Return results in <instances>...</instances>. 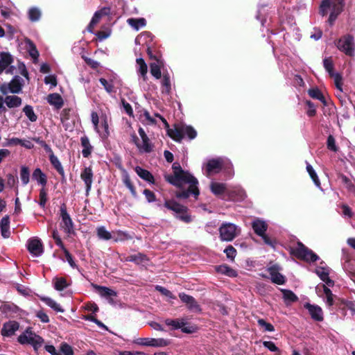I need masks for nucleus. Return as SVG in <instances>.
Masks as SVG:
<instances>
[{
	"label": "nucleus",
	"mask_w": 355,
	"mask_h": 355,
	"mask_svg": "<svg viewBox=\"0 0 355 355\" xmlns=\"http://www.w3.org/2000/svg\"><path fill=\"white\" fill-rule=\"evenodd\" d=\"M165 324L171 327V329L173 330L181 329L182 331L184 333L191 334L193 332V329L191 327H184L186 322L183 319H166L165 320Z\"/></svg>",
	"instance_id": "nucleus-17"
},
{
	"label": "nucleus",
	"mask_w": 355,
	"mask_h": 355,
	"mask_svg": "<svg viewBox=\"0 0 355 355\" xmlns=\"http://www.w3.org/2000/svg\"><path fill=\"white\" fill-rule=\"evenodd\" d=\"M13 62V58L9 53L2 52L0 53V73L6 71V73H14L15 67L11 66Z\"/></svg>",
	"instance_id": "nucleus-13"
},
{
	"label": "nucleus",
	"mask_w": 355,
	"mask_h": 355,
	"mask_svg": "<svg viewBox=\"0 0 355 355\" xmlns=\"http://www.w3.org/2000/svg\"><path fill=\"white\" fill-rule=\"evenodd\" d=\"M100 128H103L104 131L101 132V134L99 135L102 137H107L109 135V128L108 123L106 117H102L101 121V126Z\"/></svg>",
	"instance_id": "nucleus-59"
},
{
	"label": "nucleus",
	"mask_w": 355,
	"mask_h": 355,
	"mask_svg": "<svg viewBox=\"0 0 355 355\" xmlns=\"http://www.w3.org/2000/svg\"><path fill=\"white\" fill-rule=\"evenodd\" d=\"M252 227L257 235L263 236L268 230V224L264 220L257 218L252 222Z\"/></svg>",
	"instance_id": "nucleus-24"
},
{
	"label": "nucleus",
	"mask_w": 355,
	"mask_h": 355,
	"mask_svg": "<svg viewBox=\"0 0 355 355\" xmlns=\"http://www.w3.org/2000/svg\"><path fill=\"white\" fill-rule=\"evenodd\" d=\"M221 171H224L230 178L233 176V165L229 159L217 157L207 161L206 164L207 176L217 174Z\"/></svg>",
	"instance_id": "nucleus-2"
},
{
	"label": "nucleus",
	"mask_w": 355,
	"mask_h": 355,
	"mask_svg": "<svg viewBox=\"0 0 355 355\" xmlns=\"http://www.w3.org/2000/svg\"><path fill=\"white\" fill-rule=\"evenodd\" d=\"M113 232H110L106 230L104 226H100L96 228V234L99 239L108 241L112 239Z\"/></svg>",
	"instance_id": "nucleus-37"
},
{
	"label": "nucleus",
	"mask_w": 355,
	"mask_h": 355,
	"mask_svg": "<svg viewBox=\"0 0 355 355\" xmlns=\"http://www.w3.org/2000/svg\"><path fill=\"white\" fill-rule=\"evenodd\" d=\"M342 11L343 8L338 6L336 4H333V8L328 19V22L330 26L334 24L337 17L342 12Z\"/></svg>",
	"instance_id": "nucleus-43"
},
{
	"label": "nucleus",
	"mask_w": 355,
	"mask_h": 355,
	"mask_svg": "<svg viewBox=\"0 0 355 355\" xmlns=\"http://www.w3.org/2000/svg\"><path fill=\"white\" fill-rule=\"evenodd\" d=\"M279 266L277 264H274L268 267L267 269L270 275L272 282L278 285H283L286 282V278L284 275L279 273Z\"/></svg>",
	"instance_id": "nucleus-16"
},
{
	"label": "nucleus",
	"mask_w": 355,
	"mask_h": 355,
	"mask_svg": "<svg viewBox=\"0 0 355 355\" xmlns=\"http://www.w3.org/2000/svg\"><path fill=\"white\" fill-rule=\"evenodd\" d=\"M341 208L343 209L342 215L344 217L347 218H351L353 217L354 213H353L352 210L351 209V208L348 205H343L341 206Z\"/></svg>",
	"instance_id": "nucleus-64"
},
{
	"label": "nucleus",
	"mask_w": 355,
	"mask_h": 355,
	"mask_svg": "<svg viewBox=\"0 0 355 355\" xmlns=\"http://www.w3.org/2000/svg\"><path fill=\"white\" fill-rule=\"evenodd\" d=\"M99 82L103 86L105 90L109 93H113L114 92V88L112 80H107L103 78H101L99 79Z\"/></svg>",
	"instance_id": "nucleus-53"
},
{
	"label": "nucleus",
	"mask_w": 355,
	"mask_h": 355,
	"mask_svg": "<svg viewBox=\"0 0 355 355\" xmlns=\"http://www.w3.org/2000/svg\"><path fill=\"white\" fill-rule=\"evenodd\" d=\"M4 103L9 108L18 107L21 105L22 100L17 96H6Z\"/></svg>",
	"instance_id": "nucleus-31"
},
{
	"label": "nucleus",
	"mask_w": 355,
	"mask_h": 355,
	"mask_svg": "<svg viewBox=\"0 0 355 355\" xmlns=\"http://www.w3.org/2000/svg\"><path fill=\"white\" fill-rule=\"evenodd\" d=\"M28 15L31 21H37L41 17L42 12L40 8L32 7L28 10Z\"/></svg>",
	"instance_id": "nucleus-48"
},
{
	"label": "nucleus",
	"mask_w": 355,
	"mask_h": 355,
	"mask_svg": "<svg viewBox=\"0 0 355 355\" xmlns=\"http://www.w3.org/2000/svg\"><path fill=\"white\" fill-rule=\"evenodd\" d=\"M122 180H123V184L130 190L131 194L134 197H136L137 196V192L135 191V189L133 184H132V182L130 181V176H129L128 173L126 171L123 172V175H122Z\"/></svg>",
	"instance_id": "nucleus-45"
},
{
	"label": "nucleus",
	"mask_w": 355,
	"mask_h": 355,
	"mask_svg": "<svg viewBox=\"0 0 355 355\" xmlns=\"http://www.w3.org/2000/svg\"><path fill=\"white\" fill-rule=\"evenodd\" d=\"M309 96L313 98L320 101L322 103H325L324 97L320 91L318 89H311L309 90Z\"/></svg>",
	"instance_id": "nucleus-56"
},
{
	"label": "nucleus",
	"mask_w": 355,
	"mask_h": 355,
	"mask_svg": "<svg viewBox=\"0 0 355 355\" xmlns=\"http://www.w3.org/2000/svg\"><path fill=\"white\" fill-rule=\"evenodd\" d=\"M107 14V9L104 8L100 10L96 11L91 19L89 24L87 28V31L89 33H93L95 26L99 22L101 17Z\"/></svg>",
	"instance_id": "nucleus-26"
},
{
	"label": "nucleus",
	"mask_w": 355,
	"mask_h": 355,
	"mask_svg": "<svg viewBox=\"0 0 355 355\" xmlns=\"http://www.w3.org/2000/svg\"><path fill=\"white\" fill-rule=\"evenodd\" d=\"M343 311L345 315L355 320V303L353 302L347 301L343 304Z\"/></svg>",
	"instance_id": "nucleus-39"
},
{
	"label": "nucleus",
	"mask_w": 355,
	"mask_h": 355,
	"mask_svg": "<svg viewBox=\"0 0 355 355\" xmlns=\"http://www.w3.org/2000/svg\"><path fill=\"white\" fill-rule=\"evenodd\" d=\"M10 220L8 216L3 217L0 221L1 235L3 238H8L10 235Z\"/></svg>",
	"instance_id": "nucleus-34"
},
{
	"label": "nucleus",
	"mask_w": 355,
	"mask_h": 355,
	"mask_svg": "<svg viewBox=\"0 0 355 355\" xmlns=\"http://www.w3.org/2000/svg\"><path fill=\"white\" fill-rule=\"evenodd\" d=\"M220 239L222 241H232L241 232V227L230 222H223L218 228Z\"/></svg>",
	"instance_id": "nucleus-4"
},
{
	"label": "nucleus",
	"mask_w": 355,
	"mask_h": 355,
	"mask_svg": "<svg viewBox=\"0 0 355 355\" xmlns=\"http://www.w3.org/2000/svg\"><path fill=\"white\" fill-rule=\"evenodd\" d=\"M304 306L308 310L313 320L319 322L323 320V312L320 306L310 303L304 304Z\"/></svg>",
	"instance_id": "nucleus-20"
},
{
	"label": "nucleus",
	"mask_w": 355,
	"mask_h": 355,
	"mask_svg": "<svg viewBox=\"0 0 355 355\" xmlns=\"http://www.w3.org/2000/svg\"><path fill=\"white\" fill-rule=\"evenodd\" d=\"M93 171L91 167H85L80 173V178L85 184L86 196H88L93 182Z\"/></svg>",
	"instance_id": "nucleus-18"
},
{
	"label": "nucleus",
	"mask_w": 355,
	"mask_h": 355,
	"mask_svg": "<svg viewBox=\"0 0 355 355\" xmlns=\"http://www.w3.org/2000/svg\"><path fill=\"white\" fill-rule=\"evenodd\" d=\"M293 252L296 257L306 261L314 262L319 259L317 254L301 243L297 244Z\"/></svg>",
	"instance_id": "nucleus-10"
},
{
	"label": "nucleus",
	"mask_w": 355,
	"mask_h": 355,
	"mask_svg": "<svg viewBox=\"0 0 355 355\" xmlns=\"http://www.w3.org/2000/svg\"><path fill=\"white\" fill-rule=\"evenodd\" d=\"M138 132L142 142H139V139L135 133L131 135L132 141L137 146L140 152L146 153L151 152L153 146L144 130L140 127L138 130Z\"/></svg>",
	"instance_id": "nucleus-9"
},
{
	"label": "nucleus",
	"mask_w": 355,
	"mask_h": 355,
	"mask_svg": "<svg viewBox=\"0 0 355 355\" xmlns=\"http://www.w3.org/2000/svg\"><path fill=\"white\" fill-rule=\"evenodd\" d=\"M48 103L53 105L56 109H60L63 105V100L61 96L57 93L51 94L47 97Z\"/></svg>",
	"instance_id": "nucleus-29"
},
{
	"label": "nucleus",
	"mask_w": 355,
	"mask_h": 355,
	"mask_svg": "<svg viewBox=\"0 0 355 355\" xmlns=\"http://www.w3.org/2000/svg\"><path fill=\"white\" fill-rule=\"evenodd\" d=\"M306 171L309 174L311 178L312 179L313 182H314L315 185L321 189L320 186V180L317 175V173H315V170L313 169V166L306 162Z\"/></svg>",
	"instance_id": "nucleus-46"
},
{
	"label": "nucleus",
	"mask_w": 355,
	"mask_h": 355,
	"mask_svg": "<svg viewBox=\"0 0 355 355\" xmlns=\"http://www.w3.org/2000/svg\"><path fill=\"white\" fill-rule=\"evenodd\" d=\"M33 179L36 180L39 184L45 187L47 182L46 175L39 168L34 170L33 173Z\"/></svg>",
	"instance_id": "nucleus-36"
},
{
	"label": "nucleus",
	"mask_w": 355,
	"mask_h": 355,
	"mask_svg": "<svg viewBox=\"0 0 355 355\" xmlns=\"http://www.w3.org/2000/svg\"><path fill=\"white\" fill-rule=\"evenodd\" d=\"M169 136L176 141H181L185 137L193 139L197 136L196 130L191 125L180 124L168 130Z\"/></svg>",
	"instance_id": "nucleus-3"
},
{
	"label": "nucleus",
	"mask_w": 355,
	"mask_h": 355,
	"mask_svg": "<svg viewBox=\"0 0 355 355\" xmlns=\"http://www.w3.org/2000/svg\"><path fill=\"white\" fill-rule=\"evenodd\" d=\"M60 217L62 218L61 227L67 234H71L73 231V225L72 220L67 211L64 205L60 207Z\"/></svg>",
	"instance_id": "nucleus-14"
},
{
	"label": "nucleus",
	"mask_w": 355,
	"mask_h": 355,
	"mask_svg": "<svg viewBox=\"0 0 355 355\" xmlns=\"http://www.w3.org/2000/svg\"><path fill=\"white\" fill-rule=\"evenodd\" d=\"M125 261L134 262L137 264H141L147 261L146 255L137 253L135 254L129 255L124 258Z\"/></svg>",
	"instance_id": "nucleus-38"
},
{
	"label": "nucleus",
	"mask_w": 355,
	"mask_h": 355,
	"mask_svg": "<svg viewBox=\"0 0 355 355\" xmlns=\"http://www.w3.org/2000/svg\"><path fill=\"white\" fill-rule=\"evenodd\" d=\"M187 305L188 308L192 311L200 312L201 311L199 304L193 297L191 298V300H190V302H188Z\"/></svg>",
	"instance_id": "nucleus-62"
},
{
	"label": "nucleus",
	"mask_w": 355,
	"mask_h": 355,
	"mask_svg": "<svg viewBox=\"0 0 355 355\" xmlns=\"http://www.w3.org/2000/svg\"><path fill=\"white\" fill-rule=\"evenodd\" d=\"M132 236H130L127 232H123L121 230H117L116 232H113L112 234V239L115 242L123 241L125 240L131 239Z\"/></svg>",
	"instance_id": "nucleus-47"
},
{
	"label": "nucleus",
	"mask_w": 355,
	"mask_h": 355,
	"mask_svg": "<svg viewBox=\"0 0 355 355\" xmlns=\"http://www.w3.org/2000/svg\"><path fill=\"white\" fill-rule=\"evenodd\" d=\"M127 23L135 31H139L146 25V21L144 18H129L127 19Z\"/></svg>",
	"instance_id": "nucleus-32"
},
{
	"label": "nucleus",
	"mask_w": 355,
	"mask_h": 355,
	"mask_svg": "<svg viewBox=\"0 0 355 355\" xmlns=\"http://www.w3.org/2000/svg\"><path fill=\"white\" fill-rule=\"evenodd\" d=\"M323 65L329 76L334 78L336 87L340 91H342V76L339 73L334 72V64L330 58H324Z\"/></svg>",
	"instance_id": "nucleus-12"
},
{
	"label": "nucleus",
	"mask_w": 355,
	"mask_h": 355,
	"mask_svg": "<svg viewBox=\"0 0 355 355\" xmlns=\"http://www.w3.org/2000/svg\"><path fill=\"white\" fill-rule=\"evenodd\" d=\"M19 324L14 320L8 321L3 324L1 329V335L4 337H10L13 336L19 329Z\"/></svg>",
	"instance_id": "nucleus-21"
},
{
	"label": "nucleus",
	"mask_w": 355,
	"mask_h": 355,
	"mask_svg": "<svg viewBox=\"0 0 355 355\" xmlns=\"http://www.w3.org/2000/svg\"><path fill=\"white\" fill-rule=\"evenodd\" d=\"M54 288L55 290L61 291L69 286L67 280L64 277H55L53 280Z\"/></svg>",
	"instance_id": "nucleus-42"
},
{
	"label": "nucleus",
	"mask_w": 355,
	"mask_h": 355,
	"mask_svg": "<svg viewBox=\"0 0 355 355\" xmlns=\"http://www.w3.org/2000/svg\"><path fill=\"white\" fill-rule=\"evenodd\" d=\"M324 284L322 285L324 294L325 295V303L327 306H331L334 304L333 294L331 290Z\"/></svg>",
	"instance_id": "nucleus-52"
},
{
	"label": "nucleus",
	"mask_w": 355,
	"mask_h": 355,
	"mask_svg": "<svg viewBox=\"0 0 355 355\" xmlns=\"http://www.w3.org/2000/svg\"><path fill=\"white\" fill-rule=\"evenodd\" d=\"M23 112L31 122H35L37 121V117L35 114L32 106L28 105H26L23 109Z\"/></svg>",
	"instance_id": "nucleus-51"
},
{
	"label": "nucleus",
	"mask_w": 355,
	"mask_h": 355,
	"mask_svg": "<svg viewBox=\"0 0 355 355\" xmlns=\"http://www.w3.org/2000/svg\"><path fill=\"white\" fill-rule=\"evenodd\" d=\"M315 273L325 283L326 286L331 287L334 285V282L329 277V268L328 267L319 266L316 268Z\"/></svg>",
	"instance_id": "nucleus-22"
},
{
	"label": "nucleus",
	"mask_w": 355,
	"mask_h": 355,
	"mask_svg": "<svg viewBox=\"0 0 355 355\" xmlns=\"http://www.w3.org/2000/svg\"><path fill=\"white\" fill-rule=\"evenodd\" d=\"M134 343L141 346H148L154 347H166L170 344L168 340L164 338H139L136 339Z\"/></svg>",
	"instance_id": "nucleus-11"
},
{
	"label": "nucleus",
	"mask_w": 355,
	"mask_h": 355,
	"mask_svg": "<svg viewBox=\"0 0 355 355\" xmlns=\"http://www.w3.org/2000/svg\"><path fill=\"white\" fill-rule=\"evenodd\" d=\"M28 250L35 257L40 256L42 252V245L40 240L37 239H33L28 241Z\"/></svg>",
	"instance_id": "nucleus-25"
},
{
	"label": "nucleus",
	"mask_w": 355,
	"mask_h": 355,
	"mask_svg": "<svg viewBox=\"0 0 355 355\" xmlns=\"http://www.w3.org/2000/svg\"><path fill=\"white\" fill-rule=\"evenodd\" d=\"M161 91L164 94L169 95L171 91V78L168 73H164L161 80Z\"/></svg>",
	"instance_id": "nucleus-28"
},
{
	"label": "nucleus",
	"mask_w": 355,
	"mask_h": 355,
	"mask_svg": "<svg viewBox=\"0 0 355 355\" xmlns=\"http://www.w3.org/2000/svg\"><path fill=\"white\" fill-rule=\"evenodd\" d=\"M24 81L19 76H15L8 83H3L0 86V92L6 95L8 93L19 94L22 90Z\"/></svg>",
	"instance_id": "nucleus-8"
},
{
	"label": "nucleus",
	"mask_w": 355,
	"mask_h": 355,
	"mask_svg": "<svg viewBox=\"0 0 355 355\" xmlns=\"http://www.w3.org/2000/svg\"><path fill=\"white\" fill-rule=\"evenodd\" d=\"M53 239H54L55 244L62 250H66L57 230H53L52 233Z\"/></svg>",
	"instance_id": "nucleus-61"
},
{
	"label": "nucleus",
	"mask_w": 355,
	"mask_h": 355,
	"mask_svg": "<svg viewBox=\"0 0 355 355\" xmlns=\"http://www.w3.org/2000/svg\"><path fill=\"white\" fill-rule=\"evenodd\" d=\"M81 146H83L82 154L84 157H88L92 150V146L90 144L89 138L86 136L82 137L80 139Z\"/></svg>",
	"instance_id": "nucleus-35"
},
{
	"label": "nucleus",
	"mask_w": 355,
	"mask_h": 355,
	"mask_svg": "<svg viewBox=\"0 0 355 355\" xmlns=\"http://www.w3.org/2000/svg\"><path fill=\"white\" fill-rule=\"evenodd\" d=\"M49 160L53 167L57 170V171L60 174L63 175L64 169L58 158L54 154H52L49 155Z\"/></svg>",
	"instance_id": "nucleus-49"
},
{
	"label": "nucleus",
	"mask_w": 355,
	"mask_h": 355,
	"mask_svg": "<svg viewBox=\"0 0 355 355\" xmlns=\"http://www.w3.org/2000/svg\"><path fill=\"white\" fill-rule=\"evenodd\" d=\"M216 271L218 273L225 275L228 277H236V272L227 265H220L216 267Z\"/></svg>",
	"instance_id": "nucleus-41"
},
{
	"label": "nucleus",
	"mask_w": 355,
	"mask_h": 355,
	"mask_svg": "<svg viewBox=\"0 0 355 355\" xmlns=\"http://www.w3.org/2000/svg\"><path fill=\"white\" fill-rule=\"evenodd\" d=\"M173 169V174L165 177L167 182L178 187H181L186 184H189L188 189L180 191L176 193L177 198L186 199L191 194L197 197L199 195L198 180L189 173L182 170L180 165L176 166L174 164Z\"/></svg>",
	"instance_id": "nucleus-1"
},
{
	"label": "nucleus",
	"mask_w": 355,
	"mask_h": 355,
	"mask_svg": "<svg viewBox=\"0 0 355 355\" xmlns=\"http://www.w3.org/2000/svg\"><path fill=\"white\" fill-rule=\"evenodd\" d=\"M338 49L345 55L352 57L355 54L354 38L351 35H345L336 42Z\"/></svg>",
	"instance_id": "nucleus-6"
},
{
	"label": "nucleus",
	"mask_w": 355,
	"mask_h": 355,
	"mask_svg": "<svg viewBox=\"0 0 355 355\" xmlns=\"http://www.w3.org/2000/svg\"><path fill=\"white\" fill-rule=\"evenodd\" d=\"M333 7L331 0H322L319 9L320 14L324 17L328 13V10Z\"/></svg>",
	"instance_id": "nucleus-50"
},
{
	"label": "nucleus",
	"mask_w": 355,
	"mask_h": 355,
	"mask_svg": "<svg viewBox=\"0 0 355 355\" xmlns=\"http://www.w3.org/2000/svg\"><path fill=\"white\" fill-rule=\"evenodd\" d=\"M280 291L283 294V299L287 305L298 300L297 296L292 291L284 288H281Z\"/></svg>",
	"instance_id": "nucleus-33"
},
{
	"label": "nucleus",
	"mask_w": 355,
	"mask_h": 355,
	"mask_svg": "<svg viewBox=\"0 0 355 355\" xmlns=\"http://www.w3.org/2000/svg\"><path fill=\"white\" fill-rule=\"evenodd\" d=\"M91 119L92 124L94 125L95 131L98 133L99 135L101 134V130L100 129V127L98 125L99 123V117L98 114L96 112H92L91 114Z\"/></svg>",
	"instance_id": "nucleus-58"
},
{
	"label": "nucleus",
	"mask_w": 355,
	"mask_h": 355,
	"mask_svg": "<svg viewBox=\"0 0 355 355\" xmlns=\"http://www.w3.org/2000/svg\"><path fill=\"white\" fill-rule=\"evenodd\" d=\"M91 119L92 124L94 125L95 131L98 133L99 135L101 134V130L100 129V127L98 125L99 123V117L98 114L96 112H92L91 114Z\"/></svg>",
	"instance_id": "nucleus-57"
},
{
	"label": "nucleus",
	"mask_w": 355,
	"mask_h": 355,
	"mask_svg": "<svg viewBox=\"0 0 355 355\" xmlns=\"http://www.w3.org/2000/svg\"><path fill=\"white\" fill-rule=\"evenodd\" d=\"M95 288L98 292V294L101 295V297L106 299L109 304H115L113 297H116L117 295L116 291L107 287L101 286H95Z\"/></svg>",
	"instance_id": "nucleus-19"
},
{
	"label": "nucleus",
	"mask_w": 355,
	"mask_h": 355,
	"mask_svg": "<svg viewBox=\"0 0 355 355\" xmlns=\"http://www.w3.org/2000/svg\"><path fill=\"white\" fill-rule=\"evenodd\" d=\"M30 173L26 166H22L20 171V178L24 185H26L29 182Z\"/></svg>",
	"instance_id": "nucleus-54"
},
{
	"label": "nucleus",
	"mask_w": 355,
	"mask_h": 355,
	"mask_svg": "<svg viewBox=\"0 0 355 355\" xmlns=\"http://www.w3.org/2000/svg\"><path fill=\"white\" fill-rule=\"evenodd\" d=\"M231 191L233 192L234 196H228L227 198L232 200H241L245 196V193L244 190L240 187H235L232 189H230Z\"/></svg>",
	"instance_id": "nucleus-40"
},
{
	"label": "nucleus",
	"mask_w": 355,
	"mask_h": 355,
	"mask_svg": "<svg viewBox=\"0 0 355 355\" xmlns=\"http://www.w3.org/2000/svg\"><path fill=\"white\" fill-rule=\"evenodd\" d=\"M327 147L328 150L336 153L338 151V147L336 144V139L332 135H329L327 140Z\"/></svg>",
	"instance_id": "nucleus-55"
},
{
	"label": "nucleus",
	"mask_w": 355,
	"mask_h": 355,
	"mask_svg": "<svg viewBox=\"0 0 355 355\" xmlns=\"http://www.w3.org/2000/svg\"><path fill=\"white\" fill-rule=\"evenodd\" d=\"M143 193L145 196L146 199L148 202L150 203V202H153L156 200V197H155V193L153 191H151L150 190L144 189L143 191Z\"/></svg>",
	"instance_id": "nucleus-63"
},
{
	"label": "nucleus",
	"mask_w": 355,
	"mask_h": 355,
	"mask_svg": "<svg viewBox=\"0 0 355 355\" xmlns=\"http://www.w3.org/2000/svg\"><path fill=\"white\" fill-rule=\"evenodd\" d=\"M164 66L163 60L160 59H156L155 62L150 63V73L156 79H159L162 76L161 69Z\"/></svg>",
	"instance_id": "nucleus-27"
},
{
	"label": "nucleus",
	"mask_w": 355,
	"mask_h": 355,
	"mask_svg": "<svg viewBox=\"0 0 355 355\" xmlns=\"http://www.w3.org/2000/svg\"><path fill=\"white\" fill-rule=\"evenodd\" d=\"M210 189L211 191L217 196H220L221 195L225 194L228 196H234L232 191L230 190L229 188L227 187V185L225 183L218 182H211L210 184Z\"/></svg>",
	"instance_id": "nucleus-15"
},
{
	"label": "nucleus",
	"mask_w": 355,
	"mask_h": 355,
	"mask_svg": "<svg viewBox=\"0 0 355 355\" xmlns=\"http://www.w3.org/2000/svg\"><path fill=\"white\" fill-rule=\"evenodd\" d=\"M135 171L140 178L149 183H154L153 175L148 171L144 169L140 166H136Z\"/></svg>",
	"instance_id": "nucleus-30"
},
{
	"label": "nucleus",
	"mask_w": 355,
	"mask_h": 355,
	"mask_svg": "<svg viewBox=\"0 0 355 355\" xmlns=\"http://www.w3.org/2000/svg\"><path fill=\"white\" fill-rule=\"evenodd\" d=\"M42 300L49 307L53 309L54 311L60 313H63L64 309L58 304L54 300L50 297H42Z\"/></svg>",
	"instance_id": "nucleus-44"
},
{
	"label": "nucleus",
	"mask_w": 355,
	"mask_h": 355,
	"mask_svg": "<svg viewBox=\"0 0 355 355\" xmlns=\"http://www.w3.org/2000/svg\"><path fill=\"white\" fill-rule=\"evenodd\" d=\"M164 207L168 209L175 211L178 219L186 223H189L192 220L191 216L187 213L186 207L173 200H166L164 203Z\"/></svg>",
	"instance_id": "nucleus-7"
},
{
	"label": "nucleus",
	"mask_w": 355,
	"mask_h": 355,
	"mask_svg": "<svg viewBox=\"0 0 355 355\" xmlns=\"http://www.w3.org/2000/svg\"><path fill=\"white\" fill-rule=\"evenodd\" d=\"M21 345H31L35 350L40 348L44 343V339L32 331L31 327L27 328L17 338Z\"/></svg>",
	"instance_id": "nucleus-5"
},
{
	"label": "nucleus",
	"mask_w": 355,
	"mask_h": 355,
	"mask_svg": "<svg viewBox=\"0 0 355 355\" xmlns=\"http://www.w3.org/2000/svg\"><path fill=\"white\" fill-rule=\"evenodd\" d=\"M136 62L137 64V72L139 76V83L146 82L147 80L148 67L144 60L141 58H137Z\"/></svg>",
	"instance_id": "nucleus-23"
},
{
	"label": "nucleus",
	"mask_w": 355,
	"mask_h": 355,
	"mask_svg": "<svg viewBox=\"0 0 355 355\" xmlns=\"http://www.w3.org/2000/svg\"><path fill=\"white\" fill-rule=\"evenodd\" d=\"M258 324L264 329V331L268 332H272L275 331V328L270 323L266 322L263 319H259L257 320Z\"/></svg>",
	"instance_id": "nucleus-60"
}]
</instances>
